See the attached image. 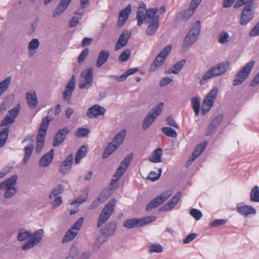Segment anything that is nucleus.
Here are the masks:
<instances>
[{
  "label": "nucleus",
  "mask_w": 259,
  "mask_h": 259,
  "mask_svg": "<svg viewBox=\"0 0 259 259\" xmlns=\"http://www.w3.org/2000/svg\"><path fill=\"white\" fill-rule=\"evenodd\" d=\"M126 134V130H122L115 135L112 142H114L116 145H118V146H119L122 143L125 138Z\"/></svg>",
  "instance_id": "4c0bfd02"
},
{
  "label": "nucleus",
  "mask_w": 259,
  "mask_h": 259,
  "mask_svg": "<svg viewBox=\"0 0 259 259\" xmlns=\"http://www.w3.org/2000/svg\"><path fill=\"white\" fill-rule=\"evenodd\" d=\"M230 39V35L226 31H222L218 37V42L221 44H224L228 42Z\"/></svg>",
  "instance_id": "de8ad7c7"
},
{
  "label": "nucleus",
  "mask_w": 259,
  "mask_h": 259,
  "mask_svg": "<svg viewBox=\"0 0 259 259\" xmlns=\"http://www.w3.org/2000/svg\"><path fill=\"white\" fill-rule=\"evenodd\" d=\"M9 133V127H5L2 130H0V148H2L5 145L8 137Z\"/></svg>",
  "instance_id": "72a5a7b5"
},
{
  "label": "nucleus",
  "mask_w": 259,
  "mask_h": 259,
  "mask_svg": "<svg viewBox=\"0 0 259 259\" xmlns=\"http://www.w3.org/2000/svg\"><path fill=\"white\" fill-rule=\"evenodd\" d=\"M250 199L251 201L259 202V187L257 186L254 187L251 190Z\"/></svg>",
  "instance_id": "37998d69"
},
{
  "label": "nucleus",
  "mask_w": 259,
  "mask_h": 259,
  "mask_svg": "<svg viewBox=\"0 0 259 259\" xmlns=\"http://www.w3.org/2000/svg\"><path fill=\"white\" fill-rule=\"evenodd\" d=\"M162 155V149L160 148L153 150L151 155L149 157L148 160L151 162L159 163L162 161L161 156Z\"/></svg>",
  "instance_id": "a878e982"
},
{
  "label": "nucleus",
  "mask_w": 259,
  "mask_h": 259,
  "mask_svg": "<svg viewBox=\"0 0 259 259\" xmlns=\"http://www.w3.org/2000/svg\"><path fill=\"white\" fill-rule=\"evenodd\" d=\"M33 145L32 144H30L24 148V151H25V155L23 159V162L24 163H26L32 153L33 150Z\"/></svg>",
  "instance_id": "79ce46f5"
},
{
  "label": "nucleus",
  "mask_w": 259,
  "mask_h": 259,
  "mask_svg": "<svg viewBox=\"0 0 259 259\" xmlns=\"http://www.w3.org/2000/svg\"><path fill=\"white\" fill-rule=\"evenodd\" d=\"M182 196L180 192L177 193L165 204L160 207L159 210L161 211H169L174 208L179 201Z\"/></svg>",
  "instance_id": "f3484780"
},
{
  "label": "nucleus",
  "mask_w": 259,
  "mask_h": 259,
  "mask_svg": "<svg viewBox=\"0 0 259 259\" xmlns=\"http://www.w3.org/2000/svg\"><path fill=\"white\" fill-rule=\"evenodd\" d=\"M64 189L62 185H59L57 188L54 189L49 195L50 199L55 198L58 194L61 193Z\"/></svg>",
  "instance_id": "603ef678"
},
{
  "label": "nucleus",
  "mask_w": 259,
  "mask_h": 259,
  "mask_svg": "<svg viewBox=\"0 0 259 259\" xmlns=\"http://www.w3.org/2000/svg\"><path fill=\"white\" fill-rule=\"evenodd\" d=\"M223 119V116L221 114L219 115L214 118L207 130L206 135H211L214 132L215 129L219 126Z\"/></svg>",
  "instance_id": "393cba45"
},
{
  "label": "nucleus",
  "mask_w": 259,
  "mask_h": 259,
  "mask_svg": "<svg viewBox=\"0 0 259 259\" xmlns=\"http://www.w3.org/2000/svg\"><path fill=\"white\" fill-rule=\"evenodd\" d=\"M26 100L28 106L32 109L35 108L38 103L36 93L33 91L27 92Z\"/></svg>",
  "instance_id": "b1692460"
},
{
  "label": "nucleus",
  "mask_w": 259,
  "mask_h": 259,
  "mask_svg": "<svg viewBox=\"0 0 259 259\" xmlns=\"http://www.w3.org/2000/svg\"><path fill=\"white\" fill-rule=\"evenodd\" d=\"M155 219L156 218L153 216L147 217L142 219H139L140 226L142 227L146 224L152 222L154 221Z\"/></svg>",
  "instance_id": "4d7b16f0"
},
{
  "label": "nucleus",
  "mask_w": 259,
  "mask_h": 259,
  "mask_svg": "<svg viewBox=\"0 0 259 259\" xmlns=\"http://www.w3.org/2000/svg\"><path fill=\"white\" fill-rule=\"evenodd\" d=\"M93 82V70L90 68L81 73L78 87L80 89H88L92 87Z\"/></svg>",
  "instance_id": "9d476101"
},
{
  "label": "nucleus",
  "mask_w": 259,
  "mask_h": 259,
  "mask_svg": "<svg viewBox=\"0 0 259 259\" xmlns=\"http://www.w3.org/2000/svg\"><path fill=\"white\" fill-rule=\"evenodd\" d=\"M254 16V13L251 5H247L243 9L241 16L240 19V22L242 25L248 23Z\"/></svg>",
  "instance_id": "ddd939ff"
},
{
  "label": "nucleus",
  "mask_w": 259,
  "mask_h": 259,
  "mask_svg": "<svg viewBox=\"0 0 259 259\" xmlns=\"http://www.w3.org/2000/svg\"><path fill=\"white\" fill-rule=\"evenodd\" d=\"M52 118L48 116L44 117L40 123V128L38 130V133L36 139V145L35 151L39 154L41 151L45 143V136Z\"/></svg>",
  "instance_id": "20e7f679"
},
{
  "label": "nucleus",
  "mask_w": 259,
  "mask_h": 259,
  "mask_svg": "<svg viewBox=\"0 0 259 259\" xmlns=\"http://www.w3.org/2000/svg\"><path fill=\"white\" fill-rule=\"evenodd\" d=\"M131 5L128 4L125 9L120 12L118 21V26L121 27L124 24L131 13Z\"/></svg>",
  "instance_id": "6ab92c4d"
},
{
  "label": "nucleus",
  "mask_w": 259,
  "mask_h": 259,
  "mask_svg": "<svg viewBox=\"0 0 259 259\" xmlns=\"http://www.w3.org/2000/svg\"><path fill=\"white\" fill-rule=\"evenodd\" d=\"M218 91V88L214 87L206 95L201 107V114L202 115H205L212 107L217 99Z\"/></svg>",
  "instance_id": "423d86ee"
},
{
  "label": "nucleus",
  "mask_w": 259,
  "mask_h": 259,
  "mask_svg": "<svg viewBox=\"0 0 259 259\" xmlns=\"http://www.w3.org/2000/svg\"><path fill=\"white\" fill-rule=\"evenodd\" d=\"M133 158L132 154L126 156L123 160L121 162L119 166L115 171L113 178L111 182V185H113L116 183L119 179L123 176L127 168L130 165L131 160Z\"/></svg>",
  "instance_id": "9b49d317"
},
{
  "label": "nucleus",
  "mask_w": 259,
  "mask_h": 259,
  "mask_svg": "<svg viewBox=\"0 0 259 259\" xmlns=\"http://www.w3.org/2000/svg\"><path fill=\"white\" fill-rule=\"evenodd\" d=\"M72 0H61L54 11L53 16L58 17L63 14L67 9Z\"/></svg>",
  "instance_id": "aec40b11"
},
{
  "label": "nucleus",
  "mask_w": 259,
  "mask_h": 259,
  "mask_svg": "<svg viewBox=\"0 0 259 259\" xmlns=\"http://www.w3.org/2000/svg\"><path fill=\"white\" fill-rule=\"evenodd\" d=\"M87 154V149L84 145L81 146L78 150L75 157V162L76 164L80 163V160L85 157Z\"/></svg>",
  "instance_id": "e433bc0d"
},
{
  "label": "nucleus",
  "mask_w": 259,
  "mask_h": 259,
  "mask_svg": "<svg viewBox=\"0 0 259 259\" xmlns=\"http://www.w3.org/2000/svg\"><path fill=\"white\" fill-rule=\"evenodd\" d=\"M253 0H237L235 7H240L244 5L248 4L253 6Z\"/></svg>",
  "instance_id": "69168bd1"
},
{
  "label": "nucleus",
  "mask_w": 259,
  "mask_h": 259,
  "mask_svg": "<svg viewBox=\"0 0 259 259\" xmlns=\"http://www.w3.org/2000/svg\"><path fill=\"white\" fill-rule=\"evenodd\" d=\"M115 229L116 224L114 223H110L108 224L103 230L102 233L103 235L107 236H111L114 233Z\"/></svg>",
  "instance_id": "58836bf2"
},
{
  "label": "nucleus",
  "mask_w": 259,
  "mask_h": 259,
  "mask_svg": "<svg viewBox=\"0 0 259 259\" xmlns=\"http://www.w3.org/2000/svg\"><path fill=\"white\" fill-rule=\"evenodd\" d=\"M130 36L131 33L129 32L122 33L116 43L115 50L116 51L119 50L126 46L130 37Z\"/></svg>",
  "instance_id": "5701e85b"
},
{
  "label": "nucleus",
  "mask_w": 259,
  "mask_h": 259,
  "mask_svg": "<svg viewBox=\"0 0 259 259\" xmlns=\"http://www.w3.org/2000/svg\"><path fill=\"white\" fill-rule=\"evenodd\" d=\"M190 214L197 221L200 220L202 216L201 212L199 210L195 208L191 209L190 211Z\"/></svg>",
  "instance_id": "052dcab7"
},
{
  "label": "nucleus",
  "mask_w": 259,
  "mask_h": 259,
  "mask_svg": "<svg viewBox=\"0 0 259 259\" xmlns=\"http://www.w3.org/2000/svg\"><path fill=\"white\" fill-rule=\"evenodd\" d=\"M159 16H157L151 22L150 25L147 27L146 34L148 35H153L159 26Z\"/></svg>",
  "instance_id": "cd10ccee"
},
{
  "label": "nucleus",
  "mask_w": 259,
  "mask_h": 259,
  "mask_svg": "<svg viewBox=\"0 0 259 259\" xmlns=\"http://www.w3.org/2000/svg\"><path fill=\"white\" fill-rule=\"evenodd\" d=\"M118 145H116L112 141L108 144L107 147L105 149L103 155V158H108L112 153H113L118 147Z\"/></svg>",
  "instance_id": "7c9ffc66"
},
{
  "label": "nucleus",
  "mask_w": 259,
  "mask_h": 259,
  "mask_svg": "<svg viewBox=\"0 0 259 259\" xmlns=\"http://www.w3.org/2000/svg\"><path fill=\"white\" fill-rule=\"evenodd\" d=\"M75 77L74 75H72L67 83L65 91L63 94V97L65 100L68 101H70L72 92L75 89Z\"/></svg>",
  "instance_id": "2eb2a0df"
},
{
  "label": "nucleus",
  "mask_w": 259,
  "mask_h": 259,
  "mask_svg": "<svg viewBox=\"0 0 259 259\" xmlns=\"http://www.w3.org/2000/svg\"><path fill=\"white\" fill-rule=\"evenodd\" d=\"M161 171H162V169L161 168H160L158 169V171H159L158 173H157V172L153 171L150 172L148 176L147 177V179L149 180H151L152 181H156L160 177L161 174Z\"/></svg>",
  "instance_id": "3c124183"
},
{
  "label": "nucleus",
  "mask_w": 259,
  "mask_h": 259,
  "mask_svg": "<svg viewBox=\"0 0 259 259\" xmlns=\"http://www.w3.org/2000/svg\"><path fill=\"white\" fill-rule=\"evenodd\" d=\"M44 234V232L42 229L37 230L33 234H31L29 231L20 230L18 233L17 239L20 241L28 239L22 246L23 250H27L38 244L41 241Z\"/></svg>",
  "instance_id": "f257e3e1"
},
{
  "label": "nucleus",
  "mask_w": 259,
  "mask_h": 259,
  "mask_svg": "<svg viewBox=\"0 0 259 259\" xmlns=\"http://www.w3.org/2000/svg\"><path fill=\"white\" fill-rule=\"evenodd\" d=\"M21 109V107L20 104H18L15 107H14L13 109L10 110L9 111L8 114H10L11 116L12 117H14V119H15V118L18 116L20 111Z\"/></svg>",
  "instance_id": "bf43d9fd"
},
{
  "label": "nucleus",
  "mask_w": 259,
  "mask_h": 259,
  "mask_svg": "<svg viewBox=\"0 0 259 259\" xmlns=\"http://www.w3.org/2000/svg\"><path fill=\"white\" fill-rule=\"evenodd\" d=\"M171 50V46H167L163 48L160 52L158 54V55L160 56L162 58L166 59L167 56L169 55Z\"/></svg>",
  "instance_id": "6e6d98bb"
},
{
  "label": "nucleus",
  "mask_w": 259,
  "mask_h": 259,
  "mask_svg": "<svg viewBox=\"0 0 259 259\" xmlns=\"http://www.w3.org/2000/svg\"><path fill=\"white\" fill-rule=\"evenodd\" d=\"M164 61V59L157 55L150 67V70L152 71L156 70L163 64Z\"/></svg>",
  "instance_id": "f704fd0d"
},
{
  "label": "nucleus",
  "mask_w": 259,
  "mask_h": 259,
  "mask_svg": "<svg viewBox=\"0 0 259 259\" xmlns=\"http://www.w3.org/2000/svg\"><path fill=\"white\" fill-rule=\"evenodd\" d=\"M254 64L255 61L253 60L250 61L246 64L234 76L233 80V85L237 86L245 81L249 77Z\"/></svg>",
  "instance_id": "39448f33"
},
{
  "label": "nucleus",
  "mask_w": 259,
  "mask_h": 259,
  "mask_svg": "<svg viewBox=\"0 0 259 259\" xmlns=\"http://www.w3.org/2000/svg\"><path fill=\"white\" fill-rule=\"evenodd\" d=\"M136 19L137 20V24L141 26L144 22H147L146 13L144 11V9L140 6L137 11Z\"/></svg>",
  "instance_id": "2f4dec72"
},
{
  "label": "nucleus",
  "mask_w": 259,
  "mask_h": 259,
  "mask_svg": "<svg viewBox=\"0 0 259 259\" xmlns=\"http://www.w3.org/2000/svg\"><path fill=\"white\" fill-rule=\"evenodd\" d=\"M207 143L206 142H203L201 143L199 145H198L194 151H193L192 156L194 157V158L196 159L204 150L206 148Z\"/></svg>",
  "instance_id": "c03bdc74"
},
{
  "label": "nucleus",
  "mask_w": 259,
  "mask_h": 259,
  "mask_svg": "<svg viewBox=\"0 0 259 259\" xmlns=\"http://www.w3.org/2000/svg\"><path fill=\"white\" fill-rule=\"evenodd\" d=\"M39 45V41L36 38H33L29 42L28 46V57L29 58H31L34 55Z\"/></svg>",
  "instance_id": "c85d7f7f"
},
{
  "label": "nucleus",
  "mask_w": 259,
  "mask_h": 259,
  "mask_svg": "<svg viewBox=\"0 0 259 259\" xmlns=\"http://www.w3.org/2000/svg\"><path fill=\"white\" fill-rule=\"evenodd\" d=\"M162 132L168 137L175 138L177 137V132L169 127H163L161 128Z\"/></svg>",
  "instance_id": "a18cd8bd"
},
{
  "label": "nucleus",
  "mask_w": 259,
  "mask_h": 259,
  "mask_svg": "<svg viewBox=\"0 0 259 259\" xmlns=\"http://www.w3.org/2000/svg\"><path fill=\"white\" fill-rule=\"evenodd\" d=\"M73 160V155L69 154L60 164L59 170L63 175H66L71 170Z\"/></svg>",
  "instance_id": "dca6fc26"
},
{
  "label": "nucleus",
  "mask_w": 259,
  "mask_h": 259,
  "mask_svg": "<svg viewBox=\"0 0 259 259\" xmlns=\"http://www.w3.org/2000/svg\"><path fill=\"white\" fill-rule=\"evenodd\" d=\"M54 150L52 149L50 151L45 154L39 161V165L41 167L48 166L52 161L54 158Z\"/></svg>",
  "instance_id": "4be33fe9"
},
{
  "label": "nucleus",
  "mask_w": 259,
  "mask_h": 259,
  "mask_svg": "<svg viewBox=\"0 0 259 259\" xmlns=\"http://www.w3.org/2000/svg\"><path fill=\"white\" fill-rule=\"evenodd\" d=\"M102 203L101 199L100 198H97L95 199L91 204L90 205L89 208L90 209H95L96 207L100 205Z\"/></svg>",
  "instance_id": "338daca9"
},
{
  "label": "nucleus",
  "mask_w": 259,
  "mask_h": 259,
  "mask_svg": "<svg viewBox=\"0 0 259 259\" xmlns=\"http://www.w3.org/2000/svg\"><path fill=\"white\" fill-rule=\"evenodd\" d=\"M116 201L114 199L110 200L105 205L100 214L97 227L100 228L111 216L115 207Z\"/></svg>",
  "instance_id": "1a4fd4ad"
},
{
  "label": "nucleus",
  "mask_w": 259,
  "mask_h": 259,
  "mask_svg": "<svg viewBox=\"0 0 259 259\" xmlns=\"http://www.w3.org/2000/svg\"><path fill=\"white\" fill-rule=\"evenodd\" d=\"M173 192V190L171 189L163 192L148 203L146 207V210L150 211L152 208L158 207L166 200L172 194Z\"/></svg>",
  "instance_id": "f8f14e48"
},
{
  "label": "nucleus",
  "mask_w": 259,
  "mask_h": 259,
  "mask_svg": "<svg viewBox=\"0 0 259 259\" xmlns=\"http://www.w3.org/2000/svg\"><path fill=\"white\" fill-rule=\"evenodd\" d=\"M83 218H80L72 226L71 228V229L74 230V231H77V232L78 233V231L80 230L81 228V227L83 224Z\"/></svg>",
  "instance_id": "680f3d73"
},
{
  "label": "nucleus",
  "mask_w": 259,
  "mask_h": 259,
  "mask_svg": "<svg viewBox=\"0 0 259 259\" xmlns=\"http://www.w3.org/2000/svg\"><path fill=\"white\" fill-rule=\"evenodd\" d=\"M131 55V51L129 49L125 50L119 56L118 60L120 62L127 61Z\"/></svg>",
  "instance_id": "5fc2aeb1"
},
{
  "label": "nucleus",
  "mask_w": 259,
  "mask_h": 259,
  "mask_svg": "<svg viewBox=\"0 0 259 259\" xmlns=\"http://www.w3.org/2000/svg\"><path fill=\"white\" fill-rule=\"evenodd\" d=\"M195 10H193L192 8H189L183 14V19L184 20H187L190 18V17L194 14Z\"/></svg>",
  "instance_id": "0e129e2a"
},
{
  "label": "nucleus",
  "mask_w": 259,
  "mask_h": 259,
  "mask_svg": "<svg viewBox=\"0 0 259 259\" xmlns=\"http://www.w3.org/2000/svg\"><path fill=\"white\" fill-rule=\"evenodd\" d=\"M227 221L226 220L223 219H215L212 221L210 224V226L211 227H217L219 226L224 225L226 223Z\"/></svg>",
  "instance_id": "e2e57ef3"
},
{
  "label": "nucleus",
  "mask_w": 259,
  "mask_h": 259,
  "mask_svg": "<svg viewBox=\"0 0 259 259\" xmlns=\"http://www.w3.org/2000/svg\"><path fill=\"white\" fill-rule=\"evenodd\" d=\"M123 226L128 229L141 227L139 219L133 218L127 220L123 223Z\"/></svg>",
  "instance_id": "473e14b6"
},
{
  "label": "nucleus",
  "mask_w": 259,
  "mask_h": 259,
  "mask_svg": "<svg viewBox=\"0 0 259 259\" xmlns=\"http://www.w3.org/2000/svg\"><path fill=\"white\" fill-rule=\"evenodd\" d=\"M201 31L200 21H196L185 36L183 42L182 50L187 51L198 39Z\"/></svg>",
  "instance_id": "f03ea898"
},
{
  "label": "nucleus",
  "mask_w": 259,
  "mask_h": 259,
  "mask_svg": "<svg viewBox=\"0 0 259 259\" xmlns=\"http://www.w3.org/2000/svg\"><path fill=\"white\" fill-rule=\"evenodd\" d=\"M162 250V247L159 244H152L148 247V251L150 253H160Z\"/></svg>",
  "instance_id": "8fccbe9b"
},
{
  "label": "nucleus",
  "mask_w": 259,
  "mask_h": 259,
  "mask_svg": "<svg viewBox=\"0 0 259 259\" xmlns=\"http://www.w3.org/2000/svg\"><path fill=\"white\" fill-rule=\"evenodd\" d=\"M163 105V103L160 102L151 109L144 119L142 125L143 130L147 129L153 123L157 117L160 114Z\"/></svg>",
  "instance_id": "0eeeda50"
},
{
  "label": "nucleus",
  "mask_w": 259,
  "mask_h": 259,
  "mask_svg": "<svg viewBox=\"0 0 259 259\" xmlns=\"http://www.w3.org/2000/svg\"><path fill=\"white\" fill-rule=\"evenodd\" d=\"M69 132V128L66 126L59 130L54 137L53 146L55 147L59 146L65 140Z\"/></svg>",
  "instance_id": "4468645a"
},
{
  "label": "nucleus",
  "mask_w": 259,
  "mask_h": 259,
  "mask_svg": "<svg viewBox=\"0 0 259 259\" xmlns=\"http://www.w3.org/2000/svg\"><path fill=\"white\" fill-rule=\"evenodd\" d=\"M90 133V130L85 128H78L75 132V135L77 137H84Z\"/></svg>",
  "instance_id": "864d4df0"
},
{
  "label": "nucleus",
  "mask_w": 259,
  "mask_h": 259,
  "mask_svg": "<svg viewBox=\"0 0 259 259\" xmlns=\"http://www.w3.org/2000/svg\"><path fill=\"white\" fill-rule=\"evenodd\" d=\"M12 80L11 76H8L0 82V96H2L9 88Z\"/></svg>",
  "instance_id": "ea45409f"
},
{
  "label": "nucleus",
  "mask_w": 259,
  "mask_h": 259,
  "mask_svg": "<svg viewBox=\"0 0 259 259\" xmlns=\"http://www.w3.org/2000/svg\"><path fill=\"white\" fill-rule=\"evenodd\" d=\"M110 55V52L108 50H103L99 54L96 62V66L98 67H101L108 60Z\"/></svg>",
  "instance_id": "bb28decb"
},
{
  "label": "nucleus",
  "mask_w": 259,
  "mask_h": 259,
  "mask_svg": "<svg viewBox=\"0 0 259 259\" xmlns=\"http://www.w3.org/2000/svg\"><path fill=\"white\" fill-rule=\"evenodd\" d=\"M249 35L251 36H255L259 35V22L250 32Z\"/></svg>",
  "instance_id": "774afa93"
},
{
  "label": "nucleus",
  "mask_w": 259,
  "mask_h": 259,
  "mask_svg": "<svg viewBox=\"0 0 259 259\" xmlns=\"http://www.w3.org/2000/svg\"><path fill=\"white\" fill-rule=\"evenodd\" d=\"M18 177L17 175H13L4 182L0 184V189L5 191L4 197L6 198L12 197L16 192L17 188L15 186Z\"/></svg>",
  "instance_id": "6e6552de"
},
{
  "label": "nucleus",
  "mask_w": 259,
  "mask_h": 259,
  "mask_svg": "<svg viewBox=\"0 0 259 259\" xmlns=\"http://www.w3.org/2000/svg\"><path fill=\"white\" fill-rule=\"evenodd\" d=\"M185 63V60H182L175 64H174L171 67L169 68L166 71V73L167 74H177L182 69Z\"/></svg>",
  "instance_id": "c756f323"
},
{
  "label": "nucleus",
  "mask_w": 259,
  "mask_h": 259,
  "mask_svg": "<svg viewBox=\"0 0 259 259\" xmlns=\"http://www.w3.org/2000/svg\"><path fill=\"white\" fill-rule=\"evenodd\" d=\"M157 12V9L155 8H152L147 10L146 12L147 22L152 21L154 19V18L157 16L156 15Z\"/></svg>",
  "instance_id": "49530a36"
},
{
  "label": "nucleus",
  "mask_w": 259,
  "mask_h": 259,
  "mask_svg": "<svg viewBox=\"0 0 259 259\" xmlns=\"http://www.w3.org/2000/svg\"><path fill=\"white\" fill-rule=\"evenodd\" d=\"M89 50L88 48L84 49L78 57L77 61L79 64H81L88 56Z\"/></svg>",
  "instance_id": "13d9d810"
},
{
  "label": "nucleus",
  "mask_w": 259,
  "mask_h": 259,
  "mask_svg": "<svg viewBox=\"0 0 259 259\" xmlns=\"http://www.w3.org/2000/svg\"><path fill=\"white\" fill-rule=\"evenodd\" d=\"M192 108L194 111L195 115L198 116L200 111V100L198 97H193L191 99Z\"/></svg>",
  "instance_id": "c9c22d12"
},
{
  "label": "nucleus",
  "mask_w": 259,
  "mask_h": 259,
  "mask_svg": "<svg viewBox=\"0 0 259 259\" xmlns=\"http://www.w3.org/2000/svg\"><path fill=\"white\" fill-rule=\"evenodd\" d=\"M237 209L239 213L245 217H248L251 214H255L256 213L255 208L252 206L248 205L237 204Z\"/></svg>",
  "instance_id": "412c9836"
},
{
  "label": "nucleus",
  "mask_w": 259,
  "mask_h": 259,
  "mask_svg": "<svg viewBox=\"0 0 259 259\" xmlns=\"http://www.w3.org/2000/svg\"><path fill=\"white\" fill-rule=\"evenodd\" d=\"M15 121V119L10 115L7 114L6 117L3 119L1 123V126H7L9 125L12 124Z\"/></svg>",
  "instance_id": "09e8293b"
},
{
  "label": "nucleus",
  "mask_w": 259,
  "mask_h": 259,
  "mask_svg": "<svg viewBox=\"0 0 259 259\" xmlns=\"http://www.w3.org/2000/svg\"><path fill=\"white\" fill-rule=\"evenodd\" d=\"M105 111L106 110L104 108L96 104L88 109L87 115L89 118H92L104 115Z\"/></svg>",
  "instance_id": "a211bd4d"
},
{
  "label": "nucleus",
  "mask_w": 259,
  "mask_h": 259,
  "mask_svg": "<svg viewBox=\"0 0 259 259\" xmlns=\"http://www.w3.org/2000/svg\"><path fill=\"white\" fill-rule=\"evenodd\" d=\"M229 66V64L227 62H222L213 66L203 74L199 81V83L201 85H203L211 78L225 74L228 70Z\"/></svg>",
  "instance_id": "7ed1b4c3"
},
{
  "label": "nucleus",
  "mask_w": 259,
  "mask_h": 259,
  "mask_svg": "<svg viewBox=\"0 0 259 259\" xmlns=\"http://www.w3.org/2000/svg\"><path fill=\"white\" fill-rule=\"evenodd\" d=\"M77 231H74L71 229L68 230L63 238L62 242H67L73 240L77 234Z\"/></svg>",
  "instance_id": "a19ab883"
}]
</instances>
